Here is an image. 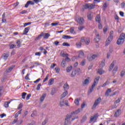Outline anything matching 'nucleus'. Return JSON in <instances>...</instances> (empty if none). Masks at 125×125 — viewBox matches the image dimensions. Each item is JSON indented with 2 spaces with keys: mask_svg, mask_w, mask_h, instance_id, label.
<instances>
[{
  "mask_svg": "<svg viewBox=\"0 0 125 125\" xmlns=\"http://www.w3.org/2000/svg\"><path fill=\"white\" fill-rule=\"evenodd\" d=\"M81 111H82V109L78 108L73 113H72L71 114H68L66 117L65 121L64 122V125H70V124H71V123H72L73 121H74V120H76V119H78V118H79L78 116L73 117V115H74V114L77 115V114H79V113H80Z\"/></svg>",
  "mask_w": 125,
  "mask_h": 125,
  "instance_id": "nucleus-1",
  "label": "nucleus"
},
{
  "mask_svg": "<svg viewBox=\"0 0 125 125\" xmlns=\"http://www.w3.org/2000/svg\"><path fill=\"white\" fill-rule=\"evenodd\" d=\"M100 79V77H96L95 80L93 83L91 87L90 88L89 90H88V94L91 93L93 90H94V88L97 84H98V82H99V79Z\"/></svg>",
  "mask_w": 125,
  "mask_h": 125,
  "instance_id": "nucleus-2",
  "label": "nucleus"
},
{
  "mask_svg": "<svg viewBox=\"0 0 125 125\" xmlns=\"http://www.w3.org/2000/svg\"><path fill=\"white\" fill-rule=\"evenodd\" d=\"M113 37L114 32L113 31H110L109 36L105 42V46H108V45L111 43V42H112V41H113Z\"/></svg>",
  "mask_w": 125,
  "mask_h": 125,
  "instance_id": "nucleus-3",
  "label": "nucleus"
},
{
  "mask_svg": "<svg viewBox=\"0 0 125 125\" xmlns=\"http://www.w3.org/2000/svg\"><path fill=\"white\" fill-rule=\"evenodd\" d=\"M125 34L122 33L119 39L117 40V44H123L124 42H125Z\"/></svg>",
  "mask_w": 125,
  "mask_h": 125,
  "instance_id": "nucleus-4",
  "label": "nucleus"
},
{
  "mask_svg": "<svg viewBox=\"0 0 125 125\" xmlns=\"http://www.w3.org/2000/svg\"><path fill=\"white\" fill-rule=\"evenodd\" d=\"M95 7V3H87L84 5V8L85 9H93Z\"/></svg>",
  "mask_w": 125,
  "mask_h": 125,
  "instance_id": "nucleus-5",
  "label": "nucleus"
},
{
  "mask_svg": "<svg viewBox=\"0 0 125 125\" xmlns=\"http://www.w3.org/2000/svg\"><path fill=\"white\" fill-rule=\"evenodd\" d=\"M101 98L99 97L95 101L94 104L92 107V109H94V108H96L98 105H99V104H100V102H101Z\"/></svg>",
  "mask_w": 125,
  "mask_h": 125,
  "instance_id": "nucleus-6",
  "label": "nucleus"
},
{
  "mask_svg": "<svg viewBox=\"0 0 125 125\" xmlns=\"http://www.w3.org/2000/svg\"><path fill=\"white\" fill-rule=\"evenodd\" d=\"M60 104L61 107L64 106V105L68 106V103L67 101H64V100L61 98L60 101Z\"/></svg>",
  "mask_w": 125,
  "mask_h": 125,
  "instance_id": "nucleus-7",
  "label": "nucleus"
},
{
  "mask_svg": "<svg viewBox=\"0 0 125 125\" xmlns=\"http://www.w3.org/2000/svg\"><path fill=\"white\" fill-rule=\"evenodd\" d=\"M79 73H81V69L79 68L77 70L73 71L71 74V78L75 77L76 75L78 74L79 75Z\"/></svg>",
  "mask_w": 125,
  "mask_h": 125,
  "instance_id": "nucleus-8",
  "label": "nucleus"
},
{
  "mask_svg": "<svg viewBox=\"0 0 125 125\" xmlns=\"http://www.w3.org/2000/svg\"><path fill=\"white\" fill-rule=\"evenodd\" d=\"M33 1L29 0V4H31V5H34L35 3H39V2H41L42 1V0H32Z\"/></svg>",
  "mask_w": 125,
  "mask_h": 125,
  "instance_id": "nucleus-9",
  "label": "nucleus"
},
{
  "mask_svg": "<svg viewBox=\"0 0 125 125\" xmlns=\"http://www.w3.org/2000/svg\"><path fill=\"white\" fill-rule=\"evenodd\" d=\"M77 21L79 24H80L81 25H83V23L84 22V20H83V18H79L77 20Z\"/></svg>",
  "mask_w": 125,
  "mask_h": 125,
  "instance_id": "nucleus-10",
  "label": "nucleus"
},
{
  "mask_svg": "<svg viewBox=\"0 0 125 125\" xmlns=\"http://www.w3.org/2000/svg\"><path fill=\"white\" fill-rule=\"evenodd\" d=\"M13 101V100H11L10 101L5 102L4 104V107H5V108H8V107H9V104H10Z\"/></svg>",
  "mask_w": 125,
  "mask_h": 125,
  "instance_id": "nucleus-11",
  "label": "nucleus"
},
{
  "mask_svg": "<svg viewBox=\"0 0 125 125\" xmlns=\"http://www.w3.org/2000/svg\"><path fill=\"white\" fill-rule=\"evenodd\" d=\"M111 92H112V90L111 89V88L107 89V90L106 91L105 93V96L106 97H108V96L110 95V93H111Z\"/></svg>",
  "mask_w": 125,
  "mask_h": 125,
  "instance_id": "nucleus-12",
  "label": "nucleus"
},
{
  "mask_svg": "<svg viewBox=\"0 0 125 125\" xmlns=\"http://www.w3.org/2000/svg\"><path fill=\"white\" fill-rule=\"evenodd\" d=\"M45 97H46V94L43 93L40 98V102H43Z\"/></svg>",
  "mask_w": 125,
  "mask_h": 125,
  "instance_id": "nucleus-13",
  "label": "nucleus"
},
{
  "mask_svg": "<svg viewBox=\"0 0 125 125\" xmlns=\"http://www.w3.org/2000/svg\"><path fill=\"white\" fill-rule=\"evenodd\" d=\"M31 28L30 27H27L26 28H25L23 31V35H27V34H28V33L29 32V31L30 30V29Z\"/></svg>",
  "mask_w": 125,
  "mask_h": 125,
  "instance_id": "nucleus-14",
  "label": "nucleus"
},
{
  "mask_svg": "<svg viewBox=\"0 0 125 125\" xmlns=\"http://www.w3.org/2000/svg\"><path fill=\"white\" fill-rule=\"evenodd\" d=\"M42 36L43 37V39H45L46 40H47V39H48V38L50 37V34L47 33H43Z\"/></svg>",
  "mask_w": 125,
  "mask_h": 125,
  "instance_id": "nucleus-15",
  "label": "nucleus"
},
{
  "mask_svg": "<svg viewBox=\"0 0 125 125\" xmlns=\"http://www.w3.org/2000/svg\"><path fill=\"white\" fill-rule=\"evenodd\" d=\"M96 38L94 39L95 42H99L100 41V38H99V34H96Z\"/></svg>",
  "mask_w": 125,
  "mask_h": 125,
  "instance_id": "nucleus-16",
  "label": "nucleus"
},
{
  "mask_svg": "<svg viewBox=\"0 0 125 125\" xmlns=\"http://www.w3.org/2000/svg\"><path fill=\"white\" fill-rule=\"evenodd\" d=\"M67 65V62L66 60H63L62 62V67L65 68Z\"/></svg>",
  "mask_w": 125,
  "mask_h": 125,
  "instance_id": "nucleus-17",
  "label": "nucleus"
},
{
  "mask_svg": "<svg viewBox=\"0 0 125 125\" xmlns=\"http://www.w3.org/2000/svg\"><path fill=\"white\" fill-rule=\"evenodd\" d=\"M53 83H54V79L51 78L48 81V85H52Z\"/></svg>",
  "mask_w": 125,
  "mask_h": 125,
  "instance_id": "nucleus-18",
  "label": "nucleus"
},
{
  "mask_svg": "<svg viewBox=\"0 0 125 125\" xmlns=\"http://www.w3.org/2000/svg\"><path fill=\"white\" fill-rule=\"evenodd\" d=\"M97 119V116H96V115H94L93 116H92L90 119V123L93 122L94 121H96Z\"/></svg>",
  "mask_w": 125,
  "mask_h": 125,
  "instance_id": "nucleus-19",
  "label": "nucleus"
},
{
  "mask_svg": "<svg viewBox=\"0 0 125 125\" xmlns=\"http://www.w3.org/2000/svg\"><path fill=\"white\" fill-rule=\"evenodd\" d=\"M121 109H118L117 111L115 112L114 114V116L115 117H119L120 115H121Z\"/></svg>",
  "mask_w": 125,
  "mask_h": 125,
  "instance_id": "nucleus-20",
  "label": "nucleus"
},
{
  "mask_svg": "<svg viewBox=\"0 0 125 125\" xmlns=\"http://www.w3.org/2000/svg\"><path fill=\"white\" fill-rule=\"evenodd\" d=\"M9 56V54L4 53L2 55V58L4 59V60H6L7 58H8Z\"/></svg>",
  "mask_w": 125,
  "mask_h": 125,
  "instance_id": "nucleus-21",
  "label": "nucleus"
},
{
  "mask_svg": "<svg viewBox=\"0 0 125 125\" xmlns=\"http://www.w3.org/2000/svg\"><path fill=\"white\" fill-rule=\"evenodd\" d=\"M89 83V80L87 79H85L84 82H83V85H87Z\"/></svg>",
  "mask_w": 125,
  "mask_h": 125,
  "instance_id": "nucleus-22",
  "label": "nucleus"
},
{
  "mask_svg": "<svg viewBox=\"0 0 125 125\" xmlns=\"http://www.w3.org/2000/svg\"><path fill=\"white\" fill-rule=\"evenodd\" d=\"M101 20V18H100V15H98L96 17V22H98V23H100V21Z\"/></svg>",
  "mask_w": 125,
  "mask_h": 125,
  "instance_id": "nucleus-23",
  "label": "nucleus"
},
{
  "mask_svg": "<svg viewBox=\"0 0 125 125\" xmlns=\"http://www.w3.org/2000/svg\"><path fill=\"white\" fill-rule=\"evenodd\" d=\"M62 38L64 39V40H68V39H73V37L68 35H63Z\"/></svg>",
  "mask_w": 125,
  "mask_h": 125,
  "instance_id": "nucleus-24",
  "label": "nucleus"
},
{
  "mask_svg": "<svg viewBox=\"0 0 125 125\" xmlns=\"http://www.w3.org/2000/svg\"><path fill=\"white\" fill-rule=\"evenodd\" d=\"M114 66H115V63L113 62L112 63H111V64H110V65L109 66V71H112V70H113V68H114Z\"/></svg>",
  "mask_w": 125,
  "mask_h": 125,
  "instance_id": "nucleus-25",
  "label": "nucleus"
},
{
  "mask_svg": "<svg viewBox=\"0 0 125 125\" xmlns=\"http://www.w3.org/2000/svg\"><path fill=\"white\" fill-rule=\"evenodd\" d=\"M98 73L100 75H103V74H104V73H105V71H104V70H102V69H98Z\"/></svg>",
  "mask_w": 125,
  "mask_h": 125,
  "instance_id": "nucleus-26",
  "label": "nucleus"
},
{
  "mask_svg": "<svg viewBox=\"0 0 125 125\" xmlns=\"http://www.w3.org/2000/svg\"><path fill=\"white\" fill-rule=\"evenodd\" d=\"M69 31H70V33H71V34H73V35H76V31H75L74 28H71L69 30Z\"/></svg>",
  "mask_w": 125,
  "mask_h": 125,
  "instance_id": "nucleus-27",
  "label": "nucleus"
},
{
  "mask_svg": "<svg viewBox=\"0 0 125 125\" xmlns=\"http://www.w3.org/2000/svg\"><path fill=\"white\" fill-rule=\"evenodd\" d=\"M72 69H73V67L72 66L67 67L66 68V72L67 73H70V72H71V71H72Z\"/></svg>",
  "mask_w": 125,
  "mask_h": 125,
  "instance_id": "nucleus-28",
  "label": "nucleus"
},
{
  "mask_svg": "<svg viewBox=\"0 0 125 125\" xmlns=\"http://www.w3.org/2000/svg\"><path fill=\"white\" fill-rule=\"evenodd\" d=\"M67 94H68V91H65L62 95V98H61L63 99V98H64V97H66V96L67 95Z\"/></svg>",
  "mask_w": 125,
  "mask_h": 125,
  "instance_id": "nucleus-29",
  "label": "nucleus"
},
{
  "mask_svg": "<svg viewBox=\"0 0 125 125\" xmlns=\"http://www.w3.org/2000/svg\"><path fill=\"white\" fill-rule=\"evenodd\" d=\"M63 89H64V90H67V89H69V85H68L67 83L64 84Z\"/></svg>",
  "mask_w": 125,
  "mask_h": 125,
  "instance_id": "nucleus-30",
  "label": "nucleus"
},
{
  "mask_svg": "<svg viewBox=\"0 0 125 125\" xmlns=\"http://www.w3.org/2000/svg\"><path fill=\"white\" fill-rule=\"evenodd\" d=\"M76 47L77 48H81L82 47V42H78L76 43Z\"/></svg>",
  "mask_w": 125,
  "mask_h": 125,
  "instance_id": "nucleus-31",
  "label": "nucleus"
},
{
  "mask_svg": "<svg viewBox=\"0 0 125 125\" xmlns=\"http://www.w3.org/2000/svg\"><path fill=\"white\" fill-rule=\"evenodd\" d=\"M84 55V53L83 51H80L79 54V57H83Z\"/></svg>",
  "mask_w": 125,
  "mask_h": 125,
  "instance_id": "nucleus-32",
  "label": "nucleus"
},
{
  "mask_svg": "<svg viewBox=\"0 0 125 125\" xmlns=\"http://www.w3.org/2000/svg\"><path fill=\"white\" fill-rule=\"evenodd\" d=\"M74 103L77 106H79V105H80V101H79V99H75Z\"/></svg>",
  "mask_w": 125,
  "mask_h": 125,
  "instance_id": "nucleus-33",
  "label": "nucleus"
},
{
  "mask_svg": "<svg viewBox=\"0 0 125 125\" xmlns=\"http://www.w3.org/2000/svg\"><path fill=\"white\" fill-rule=\"evenodd\" d=\"M89 42H90V41H89V38H85V43L87 45H88L89 44Z\"/></svg>",
  "mask_w": 125,
  "mask_h": 125,
  "instance_id": "nucleus-34",
  "label": "nucleus"
},
{
  "mask_svg": "<svg viewBox=\"0 0 125 125\" xmlns=\"http://www.w3.org/2000/svg\"><path fill=\"white\" fill-rule=\"evenodd\" d=\"M117 71H118V66H115L112 71L113 74H116Z\"/></svg>",
  "mask_w": 125,
  "mask_h": 125,
  "instance_id": "nucleus-35",
  "label": "nucleus"
},
{
  "mask_svg": "<svg viewBox=\"0 0 125 125\" xmlns=\"http://www.w3.org/2000/svg\"><path fill=\"white\" fill-rule=\"evenodd\" d=\"M112 51H113V50H109V52L107 53V55H106V57L107 59L110 58V56H111V53H112Z\"/></svg>",
  "mask_w": 125,
  "mask_h": 125,
  "instance_id": "nucleus-36",
  "label": "nucleus"
},
{
  "mask_svg": "<svg viewBox=\"0 0 125 125\" xmlns=\"http://www.w3.org/2000/svg\"><path fill=\"white\" fill-rule=\"evenodd\" d=\"M42 35H43V33L42 32L40 35L38 36V37L36 38V40L38 41V40H40V39H42V37H43Z\"/></svg>",
  "mask_w": 125,
  "mask_h": 125,
  "instance_id": "nucleus-37",
  "label": "nucleus"
},
{
  "mask_svg": "<svg viewBox=\"0 0 125 125\" xmlns=\"http://www.w3.org/2000/svg\"><path fill=\"white\" fill-rule=\"evenodd\" d=\"M104 66H105V60L103 61L100 64L101 68H103Z\"/></svg>",
  "mask_w": 125,
  "mask_h": 125,
  "instance_id": "nucleus-38",
  "label": "nucleus"
},
{
  "mask_svg": "<svg viewBox=\"0 0 125 125\" xmlns=\"http://www.w3.org/2000/svg\"><path fill=\"white\" fill-rule=\"evenodd\" d=\"M13 68H14V66H11V67L7 69V73H10V72H11V71H12V70L13 69Z\"/></svg>",
  "mask_w": 125,
  "mask_h": 125,
  "instance_id": "nucleus-39",
  "label": "nucleus"
},
{
  "mask_svg": "<svg viewBox=\"0 0 125 125\" xmlns=\"http://www.w3.org/2000/svg\"><path fill=\"white\" fill-rule=\"evenodd\" d=\"M9 46L10 47V49H13V48H15V46H16V45L9 44Z\"/></svg>",
  "mask_w": 125,
  "mask_h": 125,
  "instance_id": "nucleus-40",
  "label": "nucleus"
},
{
  "mask_svg": "<svg viewBox=\"0 0 125 125\" xmlns=\"http://www.w3.org/2000/svg\"><path fill=\"white\" fill-rule=\"evenodd\" d=\"M23 123V120H20L19 121H17V125H22V123Z\"/></svg>",
  "mask_w": 125,
  "mask_h": 125,
  "instance_id": "nucleus-41",
  "label": "nucleus"
},
{
  "mask_svg": "<svg viewBox=\"0 0 125 125\" xmlns=\"http://www.w3.org/2000/svg\"><path fill=\"white\" fill-rule=\"evenodd\" d=\"M55 70L56 73H57V74H59V73L60 72V69H59V67H55Z\"/></svg>",
  "mask_w": 125,
  "mask_h": 125,
  "instance_id": "nucleus-42",
  "label": "nucleus"
},
{
  "mask_svg": "<svg viewBox=\"0 0 125 125\" xmlns=\"http://www.w3.org/2000/svg\"><path fill=\"white\" fill-rule=\"evenodd\" d=\"M48 78H49V74L46 75L45 78L43 81V83H45V82L48 80Z\"/></svg>",
  "mask_w": 125,
  "mask_h": 125,
  "instance_id": "nucleus-43",
  "label": "nucleus"
},
{
  "mask_svg": "<svg viewBox=\"0 0 125 125\" xmlns=\"http://www.w3.org/2000/svg\"><path fill=\"white\" fill-rule=\"evenodd\" d=\"M48 120L47 119H45L44 121L42 122V125H45L47 123Z\"/></svg>",
  "mask_w": 125,
  "mask_h": 125,
  "instance_id": "nucleus-44",
  "label": "nucleus"
},
{
  "mask_svg": "<svg viewBox=\"0 0 125 125\" xmlns=\"http://www.w3.org/2000/svg\"><path fill=\"white\" fill-rule=\"evenodd\" d=\"M121 98H118L117 100L115 101L114 104H118V103H120L121 102Z\"/></svg>",
  "mask_w": 125,
  "mask_h": 125,
  "instance_id": "nucleus-45",
  "label": "nucleus"
},
{
  "mask_svg": "<svg viewBox=\"0 0 125 125\" xmlns=\"http://www.w3.org/2000/svg\"><path fill=\"white\" fill-rule=\"evenodd\" d=\"M31 22L25 23H23V24H24L23 26H21V27H26V26H28V25H31Z\"/></svg>",
  "mask_w": 125,
  "mask_h": 125,
  "instance_id": "nucleus-46",
  "label": "nucleus"
},
{
  "mask_svg": "<svg viewBox=\"0 0 125 125\" xmlns=\"http://www.w3.org/2000/svg\"><path fill=\"white\" fill-rule=\"evenodd\" d=\"M41 86H42V84L39 83L36 87L37 90H40L41 89Z\"/></svg>",
  "mask_w": 125,
  "mask_h": 125,
  "instance_id": "nucleus-47",
  "label": "nucleus"
},
{
  "mask_svg": "<svg viewBox=\"0 0 125 125\" xmlns=\"http://www.w3.org/2000/svg\"><path fill=\"white\" fill-rule=\"evenodd\" d=\"M61 54L62 57H66V56H69V55L68 54H65L64 53H61Z\"/></svg>",
  "mask_w": 125,
  "mask_h": 125,
  "instance_id": "nucleus-48",
  "label": "nucleus"
},
{
  "mask_svg": "<svg viewBox=\"0 0 125 125\" xmlns=\"http://www.w3.org/2000/svg\"><path fill=\"white\" fill-rule=\"evenodd\" d=\"M26 95H27V93L23 92L22 94V99H25L26 97Z\"/></svg>",
  "mask_w": 125,
  "mask_h": 125,
  "instance_id": "nucleus-49",
  "label": "nucleus"
},
{
  "mask_svg": "<svg viewBox=\"0 0 125 125\" xmlns=\"http://www.w3.org/2000/svg\"><path fill=\"white\" fill-rule=\"evenodd\" d=\"M107 31H108V27H107V26H105L104 28V34H106V33H107Z\"/></svg>",
  "mask_w": 125,
  "mask_h": 125,
  "instance_id": "nucleus-50",
  "label": "nucleus"
},
{
  "mask_svg": "<svg viewBox=\"0 0 125 125\" xmlns=\"http://www.w3.org/2000/svg\"><path fill=\"white\" fill-rule=\"evenodd\" d=\"M98 57V55L96 54H94L92 55V58H93V60H94L96 58H97Z\"/></svg>",
  "mask_w": 125,
  "mask_h": 125,
  "instance_id": "nucleus-51",
  "label": "nucleus"
},
{
  "mask_svg": "<svg viewBox=\"0 0 125 125\" xmlns=\"http://www.w3.org/2000/svg\"><path fill=\"white\" fill-rule=\"evenodd\" d=\"M87 60L90 62H91L93 60V59L92 58V56L87 57Z\"/></svg>",
  "mask_w": 125,
  "mask_h": 125,
  "instance_id": "nucleus-52",
  "label": "nucleus"
},
{
  "mask_svg": "<svg viewBox=\"0 0 125 125\" xmlns=\"http://www.w3.org/2000/svg\"><path fill=\"white\" fill-rule=\"evenodd\" d=\"M85 42V38L84 37H82L81 38V41H80V42Z\"/></svg>",
  "mask_w": 125,
  "mask_h": 125,
  "instance_id": "nucleus-53",
  "label": "nucleus"
},
{
  "mask_svg": "<svg viewBox=\"0 0 125 125\" xmlns=\"http://www.w3.org/2000/svg\"><path fill=\"white\" fill-rule=\"evenodd\" d=\"M63 46H70V44L67 43V42H63L62 43Z\"/></svg>",
  "mask_w": 125,
  "mask_h": 125,
  "instance_id": "nucleus-54",
  "label": "nucleus"
},
{
  "mask_svg": "<svg viewBox=\"0 0 125 125\" xmlns=\"http://www.w3.org/2000/svg\"><path fill=\"white\" fill-rule=\"evenodd\" d=\"M29 76L30 74H27L25 77V80H27V81H30V78H29Z\"/></svg>",
  "mask_w": 125,
  "mask_h": 125,
  "instance_id": "nucleus-55",
  "label": "nucleus"
},
{
  "mask_svg": "<svg viewBox=\"0 0 125 125\" xmlns=\"http://www.w3.org/2000/svg\"><path fill=\"white\" fill-rule=\"evenodd\" d=\"M17 122H18V119H15L14 120V121L11 123L12 125H14L16 123H17Z\"/></svg>",
  "mask_w": 125,
  "mask_h": 125,
  "instance_id": "nucleus-56",
  "label": "nucleus"
},
{
  "mask_svg": "<svg viewBox=\"0 0 125 125\" xmlns=\"http://www.w3.org/2000/svg\"><path fill=\"white\" fill-rule=\"evenodd\" d=\"M125 2H123L121 4V8H125Z\"/></svg>",
  "mask_w": 125,
  "mask_h": 125,
  "instance_id": "nucleus-57",
  "label": "nucleus"
},
{
  "mask_svg": "<svg viewBox=\"0 0 125 125\" xmlns=\"http://www.w3.org/2000/svg\"><path fill=\"white\" fill-rule=\"evenodd\" d=\"M125 75V70H123L121 72V77H124Z\"/></svg>",
  "mask_w": 125,
  "mask_h": 125,
  "instance_id": "nucleus-58",
  "label": "nucleus"
},
{
  "mask_svg": "<svg viewBox=\"0 0 125 125\" xmlns=\"http://www.w3.org/2000/svg\"><path fill=\"white\" fill-rule=\"evenodd\" d=\"M119 14L120 15V16H122V17H124V15H125V13H124V12H120Z\"/></svg>",
  "mask_w": 125,
  "mask_h": 125,
  "instance_id": "nucleus-59",
  "label": "nucleus"
},
{
  "mask_svg": "<svg viewBox=\"0 0 125 125\" xmlns=\"http://www.w3.org/2000/svg\"><path fill=\"white\" fill-rule=\"evenodd\" d=\"M87 18L89 20H91L92 19V17H91V14H88L87 16Z\"/></svg>",
  "mask_w": 125,
  "mask_h": 125,
  "instance_id": "nucleus-60",
  "label": "nucleus"
},
{
  "mask_svg": "<svg viewBox=\"0 0 125 125\" xmlns=\"http://www.w3.org/2000/svg\"><path fill=\"white\" fill-rule=\"evenodd\" d=\"M85 64V60H83L81 62V65L82 66H84V65Z\"/></svg>",
  "mask_w": 125,
  "mask_h": 125,
  "instance_id": "nucleus-61",
  "label": "nucleus"
},
{
  "mask_svg": "<svg viewBox=\"0 0 125 125\" xmlns=\"http://www.w3.org/2000/svg\"><path fill=\"white\" fill-rule=\"evenodd\" d=\"M31 94H29L28 95H27L26 96V100H29L30 99V97H31Z\"/></svg>",
  "mask_w": 125,
  "mask_h": 125,
  "instance_id": "nucleus-62",
  "label": "nucleus"
},
{
  "mask_svg": "<svg viewBox=\"0 0 125 125\" xmlns=\"http://www.w3.org/2000/svg\"><path fill=\"white\" fill-rule=\"evenodd\" d=\"M84 28V27L83 26H80L78 27V30L79 31H83V28Z\"/></svg>",
  "mask_w": 125,
  "mask_h": 125,
  "instance_id": "nucleus-63",
  "label": "nucleus"
},
{
  "mask_svg": "<svg viewBox=\"0 0 125 125\" xmlns=\"http://www.w3.org/2000/svg\"><path fill=\"white\" fill-rule=\"evenodd\" d=\"M51 25L53 26H57L58 25V23H52Z\"/></svg>",
  "mask_w": 125,
  "mask_h": 125,
  "instance_id": "nucleus-64",
  "label": "nucleus"
}]
</instances>
